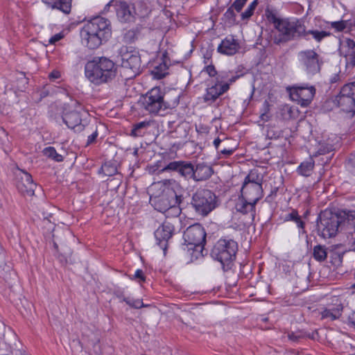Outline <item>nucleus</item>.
<instances>
[{"instance_id":"obj_1","label":"nucleus","mask_w":355,"mask_h":355,"mask_svg":"<svg viewBox=\"0 0 355 355\" xmlns=\"http://www.w3.org/2000/svg\"><path fill=\"white\" fill-rule=\"evenodd\" d=\"M180 189L178 183L172 180H166L153 183L148 189L150 202L155 209L166 214L167 217L178 216L181 209Z\"/></svg>"},{"instance_id":"obj_2","label":"nucleus","mask_w":355,"mask_h":355,"mask_svg":"<svg viewBox=\"0 0 355 355\" xmlns=\"http://www.w3.org/2000/svg\"><path fill=\"white\" fill-rule=\"evenodd\" d=\"M80 35L83 45L90 49H96L111 37L110 21L106 18L96 17L84 24Z\"/></svg>"},{"instance_id":"obj_3","label":"nucleus","mask_w":355,"mask_h":355,"mask_svg":"<svg viewBox=\"0 0 355 355\" xmlns=\"http://www.w3.org/2000/svg\"><path fill=\"white\" fill-rule=\"evenodd\" d=\"M117 67L114 62L105 57L94 58L85 67V77L92 83L99 85L113 80Z\"/></svg>"},{"instance_id":"obj_4","label":"nucleus","mask_w":355,"mask_h":355,"mask_svg":"<svg viewBox=\"0 0 355 355\" xmlns=\"http://www.w3.org/2000/svg\"><path fill=\"white\" fill-rule=\"evenodd\" d=\"M275 28L279 33V37L275 39L276 44L290 41L296 37H306V31L302 21L293 19H277L272 17Z\"/></svg>"},{"instance_id":"obj_5","label":"nucleus","mask_w":355,"mask_h":355,"mask_svg":"<svg viewBox=\"0 0 355 355\" xmlns=\"http://www.w3.org/2000/svg\"><path fill=\"white\" fill-rule=\"evenodd\" d=\"M184 245V250H192L191 256L194 257H189L190 260L198 259V256L202 254L204 245L206 242V232L204 228L199 224H195L189 227L183 235Z\"/></svg>"},{"instance_id":"obj_6","label":"nucleus","mask_w":355,"mask_h":355,"mask_svg":"<svg viewBox=\"0 0 355 355\" xmlns=\"http://www.w3.org/2000/svg\"><path fill=\"white\" fill-rule=\"evenodd\" d=\"M164 92L159 87H155L140 98L142 107L148 113L163 115L171 108L168 102L164 101Z\"/></svg>"},{"instance_id":"obj_7","label":"nucleus","mask_w":355,"mask_h":355,"mask_svg":"<svg viewBox=\"0 0 355 355\" xmlns=\"http://www.w3.org/2000/svg\"><path fill=\"white\" fill-rule=\"evenodd\" d=\"M262 177L255 170L251 171L245 178L242 188L243 198L257 203L263 196Z\"/></svg>"},{"instance_id":"obj_8","label":"nucleus","mask_w":355,"mask_h":355,"mask_svg":"<svg viewBox=\"0 0 355 355\" xmlns=\"http://www.w3.org/2000/svg\"><path fill=\"white\" fill-rule=\"evenodd\" d=\"M121 67L128 78L135 77L141 71V59L139 52L132 47L123 46L120 51Z\"/></svg>"},{"instance_id":"obj_9","label":"nucleus","mask_w":355,"mask_h":355,"mask_svg":"<svg viewBox=\"0 0 355 355\" xmlns=\"http://www.w3.org/2000/svg\"><path fill=\"white\" fill-rule=\"evenodd\" d=\"M238 245L232 239H220L211 251L212 257L223 266L229 265L236 257Z\"/></svg>"},{"instance_id":"obj_10","label":"nucleus","mask_w":355,"mask_h":355,"mask_svg":"<svg viewBox=\"0 0 355 355\" xmlns=\"http://www.w3.org/2000/svg\"><path fill=\"white\" fill-rule=\"evenodd\" d=\"M227 74L221 73L214 79H211L207 85L206 92L203 96L204 101L208 104H211L222 94L229 89V84L224 82L227 79Z\"/></svg>"},{"instance_id":"obj_11","label":"nucleus","mask_w":355,"mask_h":355,"mask_svg":"<svg viewBox=\"0 0 355 355\" xmlns=\"http://www.w3.org/2000/svg\"><path fill=\"white\" fill-rule=\"evenodd\" d=\"M319 220L318 230L322 238L334 237L340 231L339 219L336 214L323 212L320 215Z\"/></svg>"},{"instance_id":"obj_12","label":"nucleus","mask_w":355,"mask_h":355,"mask_svg":"<svg viewBox=\"0 0 355 355\" xmlns=\"http://www.w3.org/2000/svg\"><path fill=\"white\" fill-rule=\"evenodd\" d=\"M69 110L64 112L62 119L66 125L76 131L83 130V125L81 123L82 118L87 114L83 106L77 101H71L68 104Z\"/></svg>"},{"instance_id":"obj_13","label":"nucleus","mask_w":355,"mask_h":355,"mask_svg":"<svg viewBox=\"0 0 355 355\" xmlns=\"http://www.w3.org/2000/svg\"><path fill=\"white\" fill-rule=\"evenodd\" d=\"M192 205L197 212L205 216L215 208L216 196L209 190H199L193 196Z\"/></svg>"},{"instance_id":"obj_14","label":"nucleus","mask_w":355,"mask_h":355,"mask_svg":"<svg viewBox=\"0 0 355 355\" xmlns=\"http://www.w3.org/2000/svg\"><path fill=\"white\" fill-rule=\"evenodd\" d=\"M334 103L343 112H355V81L345 85L339 94L336 96Z\"/></svg>"},{"instance_id":"obj_15","label":"nucleus","mask_w":355,"mask_h":355,"mask_svg":"<svg viewBox=\"0 0 355 355\" xmlns=\"http://www.w3.org/2000/svg\"><path fill=\"white\" fill-rule=\"evenodd\" d=\"M297 58L301 67L307 74L314 75L320 71L322 62L315 51H301L298 53Z\"/></svg>"},{"instance_id":"obj_16","label":"nucleus","mask_w":355,"mask_h":355,"mask_svg":"<svg viewBox=\"0 0 355 355\" xmlns=\"http://www.w3.org/2000/svg\"><path fill=\"white\" fill-rule=\"evenodd\" d=\"M291 98L302 106H307L313 99L315 89L313 86L307 85H293L288 89Z\"/></svg>"},{"instance_id":"obj_17","label":"nucleus","mask_w":355,"mask_h":355,"mask_svg":"<svg viewBox=\"0 0 355 355\" xmlns=\"http://www.w3.org/2000/svg\"><path fill=\"white\" fill-rule=\"evenodd\" d=\"M17 188L24 195L33 196L36 187L31 175L22 170L16 173Z\"/></svg>"},{"instance_id":"obj_18","label":"nucleus","mask_w":355,"mask_h":355,"mask_svg":"<svg viewBox=\"0 0 355 355\" xmlns=\"http://www.w3.org/2000/svg\"><path fill=\"white\" fill-rule=\"evenodd\" d=\"M340 232L352 234L355 231V210H341L336 214Z\"/></svg>"},{"instance_id":"obj_19","label":"nucleus","mask_w":355,"mask_h":355,"mask_svg":"<svg viewBox=\"0 0 355 355\" xmlns=\"http://www.w3.org/2000/svg\"><path fill=\"white\" fill-rule=\"evenodd\" d=\"M174 228L169 222H164L155 232L157 244L166 251L168 239L172 236Z\"/></svg>"},{"instance_id":"obj_20","label":"nucleus","mask_w":355,"mask_h":355,"mask_svg":"<svg viewBox=\"0 0 355 355\" xmlns=\"http://www.w3.org/2000/svg\"><path fill=\"white\" fill-rule=\"evenodd\" d=\"M339 51L347 61V64L355 66V42L349 38H343L340 42Z\"/></svg>"},{"instance_id":"obj_21","label":"nucleus","mask_w":355,"mask_h":355,"mask_svg":"<svg viewBox=\"0 0 355 355\" xmlns=\"http://www.w3.org/2000/svg\"><path fill=\"white\" fill-rule=\"evenodd\" d=\"M239 49V44L233 37H227L222 40L218 46V51L227 55L235 54Z\"/></svg>"},{"instance_id":"obj_22","label":"nucleus","mask_w":355,"mask_h":355,"mask_svg":"<svg viewBox=\"0 0 355 355\" xmlns=\"http://www.w3.org/2000/svg\"><path fill=\"white\" fill-rule=\"evenodd\" d=\"M116 11L119 19L123 22L131 21L135 12L132 8L123 1L116 3Z\"/></svg>"},{"instance_id":"obj_23","label":"nucleus","mask_w":355,"mask_h":355,"mask_svg":"<svg viewBox=\"0 0 355 355\" xmlns=\"http://www.w3.org/2000/svg\"><path fill=\"white\" fill-rule=\"evenodd\" d=\"M212 173L213 170L211 166L204 164H199L195 168L193 180L198 182L207 180Z\"/></svg>"},{"instance_id":"obj_24","label":"nucleus","mask_w":355,"mask_h":355,"mask_svg":"<svg viewBox=\"0 0 355 355\" xmlns=\"http://www.w3.org/2000/svg\"><path fill=\"white\" fill-rule=\"evenodd\" d=\"M342 310L340 304L325 308L320 311L321 318L329 321L336 320L341 315Z\"/></svg>"},{"instance_id":"obj_25","label":"nucleus","mask_w":355,"mask_h":355,"mask_svg":"<svg viewBox=\"0 0 355 355\" xmlns=\"http://www.w3.org/2000/svg\"><path fill=\"white\" fill-rule=\"evenodd\" d=\"M44 3L52 8H56L68 14L71 11V0H42Z\"/></svg>"},{"instance_id":"obj_26","label":"nucleus","mask_w":355,"mask_h":355,"mask_svg":"<svg viewBox=\"0 0 355 355\" xmlns=\"http://www.w3.org/2000/svg\"><path fill=\"white\" fill-rule=\"evenodd\" d=\"M255 205L256 203H254V202L250 200H246L245 199L243 198L236 204V209L237 211L242 212L243 214L250 212L252 218H253Z\"/></svg>"},{"instance_id":"obj_27","label":"nucleus","mask_w":355,"mask_h":355,"mask_svg":"<svg viewBox=\"0 0 355 355\" xmlns=\"http://www.w3.org/2000/svg\"><path fill=\"white\" fill-rule=\"evenodd\" d=\"M195 168L190 162H182L179 173L187 179H194Z\"/></svg>"},{"instance_id":"obj_28","label":"nucleus","mask_w":355,"mask_h":355,"mask_svg":"<svg viewBox=\"0 0 355 355\" xmlns=\"http://www.w3.org/2000/svg\"><path fill=\"white\" fill-rule=\"evenodd\" d=\"M314 162L311 158L302 162L297 168L298 173L303 176H309L313 169Z\"/></svg>"},{"instance_id":"obj_29","label":"nucleus","mask_w":355,"mask_h":355,"mask_svg":"<svg viewBox=\"0 0 355 355\" xmlns=\"http://www.w3.org/2000/svg\"><path fill=\"white\" fill-rule=\"evenodd\" d=\"M149 125L147 121H142L135 124L131 130L130 135L134 137H141L144 134V130Z\"/></svg>"},{"instance_id":"obj_30","label":"nucleus","mask_w":355,"mask_h":355,"mask_svg":"<svg viewBox=\"0 0 355 355\" xmlns=\"http://www.w3.org/2000/svg\"><path fill=\"white\" fill-rule=\"evenodd\" d=\"M43 154L48 158H50L55 162H62L63 160V157L60 154L58 153L56 150L51 146H49L45 148L43 151Z\"/></svg>"},{"instance_id":"obj_31","label":"nucleus","mask_w":355,"mask_h":355,"mask_svg":"<svg viewBox=\"0 0 355 355\" xmlns=\"http://www.w3.org/2000/svg\"><path fill=\"white\" fill-rule=\"evenodd\" d=\"M327 257V250L324 246L320 245H316L313 248V257L318 261H322Z\"/></svg>"},{"instance_id":"obj_32","label":"nucleus","mask_w":355,"mask_h":355,"mask_svg":"<svg viewBox=\"0 0 355 355\" xmlns=\"http://www.w3.org/2000/svg\"><path fill=\"white\" fill-rule=\"evenodd\" d=\"M167 65L165 63H161L156 66L152 70V74L157 79H161L167 73Z\"/></svg>"},{"instance_id":"obj_33","label":"nucleus","mask_w":355,"mask_h":355,"mask_svg":"<svg viewBox=\"0 0 355 355\" xmlns=\"http://www.w3.org/2000/svg\"><path fill=\"white\" fill-rule=\"evenodd\" d=\"M103 173L107 176H111L116 173L117 169L113 164L105 163L101 167Z\"/></svg>"},{"instance_id":"obj_34","label":"nucleus","mask_w":355,"mask_h":355,"mask_svg":"<svg viewBox=\"0 0 355 355\" xmlns=\"http://www.w3.org/2000/svg\"><path fill=\"white\" fill-rule=\"evenodd\" d=\"M311 34L313 37L317 41L320 42L324 37L329 35V33L326 31H306V35Z\"/></svg>"},{"instance_id":"obj_35","label":"nucleus","mask_w":355,"mask_h":355,"mask_svg":"<svg viewBox=\"0 0 355 355\" xmlns=\"http://www.w3.org/2000/svg\"><path fill=\"white\" fill-rule=\"evenodd\" d=\"M257 6V1H253L248 7V8L241 14L242 19H248L250 18L253 12L254 9Z\"/></svg>"},{"instance_id":"obj_36","label":"nucleus","mask_w":355,"mask_h":355,"mask_svg":"<svg viewBox=\"0 0 355 355\" xmlns=\"http://www.w3.org/2000/svg\"><path fill=\"white\" fill-rule=\"evenodd\" d=\"M12 352V346L6 340L0 341V355H9Z\"/></svg>"},{"instance_id":"obj_37","label":"nucleus","mask_w":355,"mask_h":355,"mask_svg":"<svg viewBox=\"0 0 355 355\" xmlns=\"http://www.w3.org/2000/svg\"><path fill=\"white\" fill-rule=\"evenodd\" d=\"M182 164V162H171L168 164H167L164 168H163L161 171H177L179 172L180 165Z\"/></svg>"},{"instance_id":"obj_38","label":"nucleus","mask_w":355,"mask_h":355,"mask_svg":"<svg viewBox=\"0 0 355 355\" xmlns=\"http://www.w3.org/2000/svg\"><path fill=\"white\" fill-rule=\"evenodd\" d=\"M17 80L19 81V84L17 85L16 89L17 90L22 91L28 84V80L22 73H19Z\"/></svg>"},{"instance_id":"obj_39","label":"nucleus","mask_w":355,"mask_h":355,"mask_svg":"<svg viewBox=\"0 0 355 355\" xmlns=\"http://www.w3.org/2000/svg\"><path fill=\"white\" fill-rule=\"evenodd\" d=\"M331 26L338 31H342L346 28V23L344 21H332Z\"/></svg>"},{"instance_id":"obj_40","label":"nucleus","mask_w":355,"mask_h":355,"mask_svg":"<svg viewBox=\"0 0 355 355\" xmlns=\"http://www.w3.org/2000/svg\"><path fill=\"white\" fill-rule=\"evenodd\" d=\"M64 34L61 32L58 33L49 38V44H55L56 42L62 40Z\"/></svg>"},{"instance_id":"obj_41","label":"nucleus","mask_w":355,"mask_h":355,"mask_svg":"<svg viewBox=\"0 0 355 355\" xmlns=\"http://www.w3.org/2000/svg\"><path fill=\"white\" fill-rule=\"evenodd\" d=\"M348 168L355 174V153L351 155L348 162Z\"/></svg>"},{"instance_id":"obj_42","label":"nucleus","mask_w":355,"mask_h":355,"mask_svg":"<svg viewBox=\"0 0 355 355\" xmlns=\"http://www.w3.org/2000/svg\"><path fill=\"white\" fill-rule=\"evenodd\" d=\"M246 1L247 0H236L233 4V7L236 11L239 12L241 10Z\"/></svg>"},{"instance_id":"obj_43","label":"nucleus","mask_w":355,"mask_h":355,"mask_svg":"<svg viewBox=\"0 0 355 355\" xmlns=\"http://www.w3.org/2000/svg\"><path fill=\"white\" fill-rule=\"evenodd\" d=\"M0 141L3 145H6L8 142L7 133L1 127H0Z\"/></svg>"},{"instance_id":"obj_44","label":"nucleus","mask_w":355,"mask_h":355,"mask_svg":"<svg viewBox=\"0 0 355 355\" xmlns=\"http://www.w3.org/2000/svg\"><path fill=\"white\" fill-rule=\"evenodd\" d=\"M206 71L211 77H212V79H214L218 75L217 74L214 67L212 65L207 66L206 67Z\"/></svg>"},{"instance_id":"obj_45","label":"nucleus","mask_w":355,"mask_h":355,"mask_svg":"<svg viewBox=\"0 0 355 355\" xmlns=\"http://www.w3.org/2000/svg\"><path fill=\"white\" fill-rule=\"evenodd\" d=\"M134 277L135 279H139L141 282H144L145 281V277H144V272L140 269H138V270H137L135 271V275H134Z\"/></svg>"},{"instance_id":"obj_46","label":"nucleus","mask_w":355,"mask_h":355,"mask_svg":"<svg viewBox=\"0 0 355 355\" xmlns=\"http://www.w3.org/2000/svg\"><path fill=\"white\" fill-rule=\"evenodd\" d=\"M131 306L135 307L136 309H139V308L145 306V305L144 304L143 302L141 300L137 299V300H134L132 301V304H131Z\"/></svg>"},{"instance_id":"obj_47","label":"nucleus","mask_w":355,"mask_h":355,"mask_svg":"<svg viewBox=\"0 0 355 355\" xmlns=\"http://www.w3.org/2000/svg\"><path fill=\"white\" fill-rule=\"evenodd\" d=\"M298 218H300V217L296 211H293L291 213L288 214V216H286L287 220H293V221H295L296 220H297Z\"/></svg>"},{"instance_id":"obj_48","label":"nucleus","mask_w":355,"mask_h":355,"mask_svg":"<svg viewBox=\"0 0 355 355\" xmlns=\"http://www.w3.org/2000/svg\"><path fill=\"white\" fill-rule=\"evenodd\" d=\"M49 76L50 79L55 80L60 77V73L58 71H53Z\"/></svg>"},{"instance_id":"obj_49","label":"nucleus","mask_w":355,"mask_h":355,"mask_svg":"<svg viewBox=\"0 0 355 355\" xmlns=\"http://www.w3.org/2000/svg\"><path fill=\"white\" fill-rule=\"evenodd\" d=\"M295 223L297 226L298 228L300 229H302L303 230L304 229V222L300 219V218H298L297 220H296L295 221Z\"/></svg>"},{"instance_id":"obj_50","label":"nucleus","mask_w":355,"mask_h":355,"mask_svg":"<svg viewBox=\"0 0 355 355\" xmlns=\"http://www.w3.org/2000/svg\"><path fill=\"white\" fill-rule=\"evenodd\" d=\"M97 137V132H94L88 137L87 143H92Z\"/></svg>"},{"instance_id":"obj_51","label":"nucleus","mask_w":355,"mask_h":355,"mask_svg":"<svg viewBox=\"0 0 355 355\" xmlns=\"http://www.w3.org/2000/svg\"><path fill=\"white\" fill-rule=\"evenodd\" d=\"M234 150L232 149H223L220 151V153L225 155H230L233 153Z\"/></svg>"},{"instance_id":"obj_52","label":"nucleus","mask_w":355,"mask_h":355,"mask_svg":"<svg viewBox=\"0 0 355 355\" xmlns=\"http://www.w3.org/2000/svg\"><path fill=\"white\" fill-rule=\"evenodd\" d=\"M329 151V148H320L318 150V151L315 153V154H313L314 156H316L317 155H322V154H324L326 153L327 152Z\"/></svg>"},{"instance_id":"obj_53","label":"nucleus","mask_w":355,"mask_h":355,"mask_svg":"<svg viewBox=\"0 0 355 355\" xmlns=\"http://www.w3.org/2000/svg\"><path fill=\"white\" fill-rule=\"evenodd\" d=\"M220 142H221V140L219 138H216V139H214L213 144H214V147L216 149L218 148Z\"/></svg>"},{"instance_id":"obj_54","label":"nucleus","mask_w":355,"mask_h":355,"mask_svg":"<svg viewBox=\"0 0 355 355\" xmlns=\"http://www.w3.org/2000/svg\"><path fill=\"white\" fill-rule=\"evenodd\" d=\"M260 117H261V120L263 121H267L269 119V116L267 114V113H266V112L261 114Z\"/></svg>"},{"instance_id":"obj_55","label":"nucleus","mask_w":355,"mask_h":355,"mask_svg":"<svg viewBox=\"0 0 355 355\" xmlns=\"http://www.w3.org/2000/svg\"><path fill=\"white\" fill-rule=\"evenodd\" d=\"M134 300L133 299H130V298H125L124 299V301L128 304H129L130 306H131V304H132V301Z\"/></svg>"},{"instance_id":"obj_56","label":"nucleus","mask_w":355,"mask_h":355,"mask_svg":"<svg viewBox=\"0 0 355 355\" xmlns=\"http://www.w3.org/2000/svg\"><path fill=\"white\" fill-rule=\"evenodd\" d=\"M237 78H238L237 76H234V77H232V78H230V79L229 80V82H230V83H227L230 85V83H232L235 82V81H236V80L237 79Z\"/></svg>"},{"instance_id":"obj_57","label":"nucleus","mask_w":355,"mask_h":355,"mask_svg":"<svg viewBox=\"0 0 355 355\" xmlns=\"http://www.w3.org/2000/svg\"><path fill=\"white\" fill-rule=\"evenodd\" d=\"M352 287L355 288V283L353 284Z\"/></svg>"},{"instance_id":"obj_58","label":"nucleus","mask_w":355,"mask_h":355,"mask_svg":"<svg viewBox=\"0 0 355 355\" xmlns=\"http://www.w3.org/2000/svg\"><path fill=\"white\" fill-rule=\"evenodd\" d=\"M353 322L354 323V326H355V320Z\"/></svg>"}]
</instances>
